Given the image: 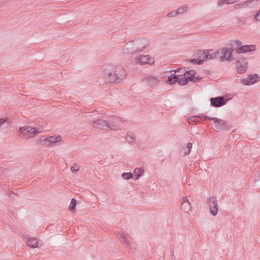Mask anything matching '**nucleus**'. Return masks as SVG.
Instances as JSON below:
<instances>
[{
	"mask_svg": "<svg viewBox=\"0 0 260 260\" xmlns=\"http://www.w3.org/2000/svg\"><path fill=\"white\" fill-rule=\"evenodd\" d=\"M104 78L109 82H120L126 76L125 71L121 66H110L104 71Z\"/></svg>",
	"mask_w": 260,
	"mask_h": 260,
	"instance_id": "obj_1",
	"label": "nucleus"
},
{
	"mask_svg": "<svg viewBox=\"0 0 260 260\" xmlns=\"http://www.w3.org/2000/svg\"><path fill=\"white\" fill-rule=\"evenodd\" d=\"M123 121L119 118H115L112 123L106 120L99 119L90 121L89 124L92 127L100 128L104 129H110L113 131L121 130L123 127Z\"/></svg>",
	"mask_w": 260,
	"mask_h": 260,
	"instance_id": "obj_2",
	"label": "nucleus"
},
{
	"mask_svg": "<svg viewBox=\"0 0 260 260\" xmlns=\"http://www.w3.org/2000/svg\"><path fill=\"white\" fill-rule=\"evenodd\" d=\"M42 132L37 127L30 126H23L19 128V135L23 138L30 139L36 137Z\"/></svg>",
	"mask_w": 260,
	"mask_h": 260,
	"instance_id": "obj_3",
	"label": "nucleus"
},
{
	"mask_svg": "<svg viewBox=\"0 0 260 260\" xmlns=\"http://www.w3.org/2000/svg\"><path fill=\"white\" fill-rule=\"evenodd\" d=\"M234 51V48H221L217 50L216 54L221 61H228L231 62L234 60V57L232 54Z\"/></svg>",
	"mask_w": 260,
	"mask_h": 260,
	"instance_id": "obj_4",
	"label": "nucleus"
},
{
	"mask_svg": "<svg viewBox=\"0 0 260 260\" xmlns=\"http://www.w3.org/2000/svg\"><path fill=\"white\" fill-rule=\"evenodd\" d=\"M142 81L152 88L157 86L160 82L159 77L153 74H147L144 76L142 78Z\"/></svg>",
	"mask_w": 260,
	"mask_h": 260,
	"instance_id": "obj_5",
	"label": "nucleus"
},
{
	"mask_svg": "<svg viewBox=\"0 0 260 260\" xmlns=\"http://www.w3.org/2000/svg\"><path fill=\"white\" fill-rule=\"evenodd\" d=\"M204 118L213 121V125L217 131H221L226 128V122L223 120L217 118H213L205 116Z\"/></svg>",
	"mask_w": 260,
	"mask_h": 260,
	"instance_id": "obj_6",
	"label": "nucleus"
},
{
	"mask_svg": "<svg viewBox=\"0 0 260 260\" xmlns=\"http://www.w3.org/2000/svg\"><path fill=\"white\" fill-rule=\"evenodd\" d=\"M61 141V137L60 136H50L44 140L40 139L37 141L38 144H40L42 142L44 141L47 146H50L54 144L55 143L59 142Z\"/></svg>",
	"mask_w": 260,
	"mask_h": 260,
	"instance_id": "obj_7",
	"label": "nucleus"
},
{
	"mask_svg": "<svg viewBox=\"0 0 260 260\" xmlns=\"http://www.w3.org/2000/svg\"><path fill=\"white\" fill-rule=\"evenodd\" d=\"M208 203L210 206V213L215 216L218 211V207L216 199L214 197H210L208 200Z\"/></svg>",
	"mask_w": 260,
	"mask_h": 260,
	"instance_id": "obj_8",
	"label": "nucleus"
},
{
	"mask_svg": "<svg viewBox=\"0 0 260 260\" xmlns=\"http://www.w3.org/2000/svg\"><path fill=\"white\" fill-rule=\"evenodd\" d=\"M199 55H202L204 62L213 59L217 56L216 53L212 52V50L210 51H200Z\"/></svg>",
	"mask_w": 260,
	"mask_h": 260,
	"instance_id": "obj_9",
	"label": "nucleus"
},
{
	"mask_svg": "<svg viewBox=\"0 0 260 260\" xmlns=\"http://www.w3.org/2000/svg\"><path fill=\"white\" fill-rule=\"evenodd\" d=\"M211 105L214 107H219L226 104V101L223 96L211 98Z\"/></svg>",
	"mask_w": 260,
	"mask_h": 260,
	"instance_id": "obj_10",
	"label": "nucleus"
},
{
	"mask_svg": "<svg viewBox=\"0 0 260 260\" xmlns=\"http://www.w3.org/2000/svg\"><path fill=\"white\" fill-rule=\"evenodd\" d=\"M135 41H130L123 47V52L125 53H133L137 52Z\"/></svg>",
	"mask_w": 260,
	"mask_h": 260,
	"instance_id": "obj_11",
	"label": "nucleus"
},
{
	"mask_svg": "<svg viewBox=\"0 0 260 260\" xmlns=\"http://www.w3.org/2000/svg\"><path fill=\"white\" fill-rule=\"evenodd\" d=\"M234 49L238 54H242L255 50V45H245Z\"/></svg>",
	"mask_w": 260,
	"mask_h": 260,
	"instance_id": "obj_12",
	"label": "nucleus"
},
{
	"mask_svg": "<svg viewBox=\"0 0 260 260\" xmlns=\"http://www.w3.org/2000/svg\"><path fill=\"white\" fill-rule=\"evenodd\" d=\"M259 0H247L243 3L237 5L236 8H253L258 4Z\"/></svg>",
	"mask_w": 260,
	"mask_h": 260,
	"instance_id": "obj_13",
	"label": "nucleus"
},
{
	"mask_svg": "<svg viewBox=\"0 0 260 260\" xmlns=\"http://www.w3.org/2000/svg\"><path fill=\"white\" fill-rule=\"evenodd\" d=\"M237 70L239 73L242 74L246 72L247 68V62L245 59H243L242 61L240 60L236 62Z\"/></svg>",
	"mask_w": 260,
	"mask_h": 260,
	"instance_id": "obj_14",
	"label": "nucleus"
},
{
	"mask_svg": "<svg viewBox=\"0 0 260 260\" xmlns=\"http://www.w3.org/2000/svg\"><path fill=\"white\" fill-rule=\"evenodd\" d=\"M258 76L257 75H252L247 77L243 79L242 83L246 85H251L255 83L258 81Z\"/></svg>",
	"mask_w": 260,
	"mask_h": 260,
	"instance_id": "obj_15",
	"label": "nucleus"
},
{
	"mask_svg": "<svg viewBox=\"0 0 260 260\" xmlns=\"http://www.w3.org/2000/svg\"><path fill=\"white\" fill-rule=\"evenodd\" d=\"M181 209L186 213H189L192 209L191 204L185 197L182 199V203L181 206Z\"/></svg>",
	"mask_w": 260,
	"mask_h": 260,
	"instance_id": "obj_16",
	"label": "nucleus"
},
{
	"mask_svg": "<svg viewBox=\"0 0 260 260\" xmlns=\"http://www.w3.org/2000/svg\"><path fill=\"white\" fill-rule=\"evenodd\" d=\"M149 57L148 55H140L136 58V62L139 64L149 63Z\"/></svg>",
	"mask_w": 260,
	"mask_h": 260,
	"instance_id": "obj_17",
	"label": "nucleus"
},
{
	"mask_svg": "<svg viewBox=\"0 0 260 260\" xmlns=\"http://www.w3.org/2000/svg\"><path fill=\"white\" fill-rule=\"evenodd\" d=\"M137 52L143 51L146 47L147 43L145 40H140L135 41Z\"/></svg>",
	"mask_w": 260,
	"mask_h": 260,
	"instance_id": "obj_18",
	"label": "nucleus"
},
{
	"mask_svg": "<svg viewBox=\"0 0 260 260\" xmlns=\"http://www.w3.org/2000/svg\"><path fill=\"white\" fill-rule=\"evenodd\" d=\"M27 245L32 248H36L38 246L37 239L35 238H29L27 240Z\"/></svg>",
	"mask_w": 260,
	"mask_h": 260,
	"instance_id": "obj_19",
	"label": "nucleus"
},
{
	"mask_svg": "<svg viewBox=\"0 0 260 260\" xmlns=\"http://www.w3.org/2000/svg\"><path fill=\"white\" fill-rule=\"evenodd\" d=\"M144 172V170L143 169L140 168H136L134 171V175L136 177L135 179H138L140 177H141L143 173Z\"/></svg>",
	"mask_w": 260,
	"mask_h": 260,
	"instance_id": "obj_20",
	"label": "nucleus"
},
{
	"mask_svg": "<svg viewBox=\"0 0 260 260\" xmlns=\"http://www.w3.org/2000/svg\"><path fill=\"white\" fill-rule=\"evenodd\" d=\"M118 238L119 240L122 242L123 244L128 245L129 244V241L126 237L124 234L122 233H118Z\"/></svg>",
	"mask_w": 260,
	"mask_h": 260,
	"instance_id": "obj_21",
	"label": "nucleus"
},
{
	"mask_svg": "<svg viewBox=\"0 0 260 260\" xmlns=\"http://www.w3.org/2000/svg\"><path fill=\"white\" fill-rule=\"evenodd\" d=\"M188 6L187 5H184L179 7L177 10L178 14L179 15H184L185 13L188 11Z\"/></svg>",
	"mask_w": 260,
	"mask_h": 260,
	"instance_id": "obj_22",
	"label": "nucleus"
},
{
	"mask_svg": "<svg viewBox=\"0 0 260 260\" xmlns=\"http://www.w3.org/2000/svg\"><path fill=\"white\" fill-rule=\"evenodd\" d=\"M236 2V0H219L218 5L219 7H222L225 4H232Z\"/></svg>",
	"mask_w": 260,
	"mask_h": 260,
	"instance_id": "obj_23",
	"label": "nucleus"
},
{
	"mask_svg": "<svg viewBox=\"0 0 260 260\" xmlns=\"http://www.w3.org/2000/svg\"><path fill=\"white\" fill-rule=\"evenodd\" d=\"M180 76V75H172V76H170L168 77V81L170 84H174L175 82H176L178 81V77L177 76Z\"/></svg>",
	"mask_w": 260,
	"mask_h": 260,
	"instance_id": "obj_24",
	"label": "nucleus"
},
{
	"mask_svg": "<svg viewBox=\"0 0 260 260\" xmlns=\"http://www.w3.org/2000/svg\"><path fill=\"white\" fill-rule=\"evenodd\" d=\"M80 169V166L76 163L73 164L71 167V171L73 173H75L79 171Z\"/></svg>",
	"mask_w": 260,
	"mask_h": 260,
	"instance_id": "obj_25",
	"label": "nucleus"
},
{
	"mask_svg": "<svg viewBox=\"0 0 260 260\" xmlns=\"http://www.w3.org/2000/svg\"><path fill=\"white\" fill-rule=\"evenodd\" d=\"M192 144L190 142H189L186 145V147L184 148V153L185 155L189 154L191 151V149L192 148Z\"/></svg>",
	"mask_w": 260,
	"mask_h": 260,
	"instance_id": "obj_26",
	"label": "nucleus"
},
{
	"mask_svg": "<svg viewBox=\"0 0 260 260\" xmlns=\"http://www.w3.org/2000/svg\"><path fill=\"white\" fill-rule=\"evenodd\" d=\"M186 119L190 124H192L193 123H197L199 122V121L197 120V116H192L191 117L187 118Z\"/></svg>",
	"mask_w": 260,
	"mask_h": 260,
	"instance_id": "obj_27",
	"label": "nucleus"
},
{
	"mask_svg": "<svg viewBox=\"0 0 260 260\" xmlns=\"http://www.w3.org/2000/svg\"><path fill=\"white\" fill-rule=\"evenodd\" d=\"M186 73L188 75L187 77L189 81H192V80H193V78L194 77L193 76H194V75L196 74V72H194V71L191 70V71H186Z\"/></svg>",
	"mask_w": 260,
	"mask_h": 260,
	"instance_id": "obj_28",
	"label": "nucleus"
},
{
	"mask_svg": "<svg viewBox=\"0 0 260 260\" xmlns=\"http://www.w3.org/2000/svg\"><path fill=\"white\" fill-rule=\"evenodd\" d=\"M76 204V200L74 198H73L71 200V202L70 205V208L71 209V210H72V211L75 210Z\"/></svg>",
	"mask_w": 260,
	"mask_h": 260,
	"instance_id": "obj_29",
	"label": "nucleus"
},
{
	"mask_svg": "<svg viewBox=\"0 0 260 260\" xmlns=\"http://www.w3.org/2000/svg\"><path fill=\"white\" fill-rule=\"evenodd\" d=\"M178 83L180 85H184L187 83V78L186 77H182L179 80L178 79Z\"/></svg>",
	"mask_w": 260,
	"mask_h": 260,
	"instance_id": "obj_30",
	"label": "nucleus"
},
{
	"mask_svg": "<svg viewBox=\"0 0 260 260\" xmlns=\"http://www.w3.org/2000/svg\"><path fill=\"white\" fill-rule=\"evenodd\" d=\"M133 177V174L131 173H123L122 174V177L123 179L125 180H128L131 178H132Z\"/></svg>",
	"mask_w": 260,
	"mask_h": 260,
	"instance_id": "obj_31",
	"label": "nucleus"
},
{
	"mask_svg": "<svg viewBox=\"0 0 260 260\" xmlns=\"http://www.w3.org/2000/svg\"><path fill=\"white\" fill-rule=\"evenodd\" d=\"M190 62L196 63V64H202L204 62V59H191Z\"/></svg>",
	"mask_w": 260,
	"mask_h": 260,
	"instance_id": "obj_32",
	"label": "nucleus"
},
{
	"mask_svg": "<svg viewBox=\"0 0 260 260\" xmlns=\"http://www.w3.org/2000/svg\"><path fill=\"white\" fill-rule=\"evenodd\" d=\"M232 43H234V45H233V48H239L240 46H241L242 42L240 41H233Z\"/></svg>",
	"mask_w": 260,
	"mask_h": 260,
	"instance_id": "obj_33",
	"label": "nucleus"
},
{
	"mask_svg": "<svg viewBox=\"0 0 260 260\" xmlns=\"http://www.w3.org/2000/svg\"><path fill=\"white\" fill-rule=\"evenodd\" d=\"M178 15L177 11H172L167 14V16H176Z\"/></svg>",
	"mask_w": 260,
	"mask_h": 260,
	"instance_id": "obj_34",
	"label": "nucleus"
},
{
	"mask_svg": "<svg viewBox=\"0 0 260 260\" xmlns=\"http://www.w3.org/2000/svg\"><path fill=\"white\" fill-rule=\"evenodd\" d=\"M255 177L257 180H259L260 179V170L256 172L255 174Z\"/></svg>",
	"mask_w": 260,
	"mask_h": 260,
	"instance_id": "obj_35",
	"label": "nucleus"
},
{
	"mask_svg": "<svg viewBox=\"0 0 260 260\" xmlns=\"http://www.w3.org/2000/svg\"><path fill=\"white\" fill-rule=\"evenodd\" d=\"M201 79H202V78H200V77H193V80H192L191 81H193V82H196L200 81Z\"/></svg>",
	"mask_w": 260,
	"mask_h": 260,
	"instance_id": "obj_36",
	"label": "nucleus"
},
{
	"mask_svg": "<svg viewBox=\"0 0 260 260\" xmlns=\"http://www.w3.org/2000/svg\"><path fill=\"white\" fill-rule=\"evenodd\" d=\"M126 139L127 140V141H130V142H132L133 140V138H132L131 136H127L126 137Z\"/></svg>",
	"mask_w": 260,
	"mask_h": 260,
	"instance_id": "obj_37",
	"label": "nucleus"
},
{
	"mask_svg": "<svg viewBox=\"0 0 260 260\" xmlns=\"http://www.w3.org/2000/svg\"><path fill=\"white\" fill-rule=\"evenodd\" d=\"M205 116H197V117H199L200 118H201V119H206L205 118H204Z\"/></svg>",
	"mask_w": 260,
	"mask_h": 260,
	"instance_id": "obj_38",
	"label": "nucleus"
},
{
	"mask_svg": "<svg viewBox=\"0 0 260 260\" xmlns=\"http://www.w3.org/2000/svg\"><path fill=\"white\" fill-rule=\"evenodd\" d=\"M254 16H260V10H259V13H258L257 14H255L254 15Z\"/></svg>",
	"mask_w": 260,
	"mask_h": 260,
	"instance_id": "obj_39",
	"label": "nucleus"
},
{
	"mask_svg": "<svg viewBox=\"0 0 260 260\" xmlns=\"http://www.w3.org/2000/svg\"><path fill=\"white\" fill-rule=\"evenodd\" d=\"M255 18L256 19L257 21H260V19H257V17H255Z\"/></svg>",
	"mask_w": 260,
	"mask_h": 260,
	"instance_id": "obj_40",
	"label": "nucleus"
},
{
	"mask_svg": "<svg viewBox=\"0 0 260 260\" xmlns=\"http://www.w3.org/2000/svg\"><path fill=\"white\" fill-rule=\"evenodd\" d=\"M180 70V69H178L177 70H175V72H177V71H178V72H179V71Z\"/></svg>",
	"mask_w": 260,
	"mask_h": 260,
	"instance_id": "obj_41",
	"label": "nucleus"
}]
</instances>
